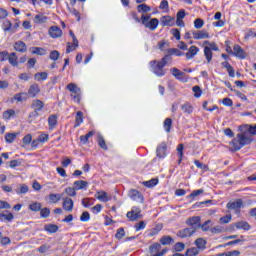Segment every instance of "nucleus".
Segmentation results:
<instances>
[{"mask_svg":"<svg viewBox=\"0 0 256 256\" xmlns=\"http://www.w3.org/2000/svg\"><path fill=\"white\" fill-rule=\"evenodd\" d=\"M240 133L230 142V151H239L245 145L251 144L252 135H256V125H242L239 127Z\"/></svg>","mask_w":256,"mask_h":256,"instance_id":"f257e3e1","label":"nucleus"},{"mask_svg":"<svg viewBox=\"0 0 256 256\" xmlns=\"http://www.w3.org/2000/svg\"><path fill=\"white\" fill-rule=\"evenodd\" d=\"M142 25L146 27L147 29H150V31H155L157 27L159 26V20L157 18L151 19V15H145L143 14L141 16Z\"/></svg>","mask_w":256,"mask_h":256,"instance_id":"f03ea898","label":"nucleus"},{"mask_svg":"<svg viewBox=\"0 0 256 256\" xmlns=\"http://www.w3.org/2000/svg\"><path fill=\"white\" fill-rule=\"evenodd\" d=\"M204 55L206 57L207 63H211L213 59V52L212 51H219V47H217V44L215 42H209V41H204Z\"/></svg>","mask_w":256,"mask_h":256,"instance_id":"7ed1b4c3","label":"nucleus"},{"mask_svg":"<svg viewBox=\"0 0 256 256\" xmlns=\"http://www.w3.org/2000/svg\"><path fill=\"white\" fill-rule=\"evenodd\" d=\"M150 67L152 69V73L157 77H165L167 70L164 69V65L160 60H154L150 62Z\"/></svg>","mask_w":256,"mask_h":256,"instance_id":"20e7f679","label":"nucleus"},{"mask_svg":"<svg viewBox=\"0 0 256 256\" xmlns=\"http://www.w3.org/2000/svg\"><path fill=\"white\" fill-rule=\"evenodd\" d=\"M71 93V97L76 101V103L81 102V88L75 83H69L66 87Z\"/></svg>","mask_w":256,"mask_h":256,"instance_id":"39448f33","label":"nucleus"},{"mask_svg":"<svg viewBox=\"0 0 256 256\" xmlns=\"http://www.w3.org/2000/svg\"><path fill=\"white\" fill-rule=\"evenodd\" d=\"M127 219L130 221H139V219H143V215H141V208L134 206L131 211L126 214Z\"/></svg>","mask_w":256,"mask_h":256,"instance_id":"423d86ee","label":"nucleus"},{"mask_svg":"<svg viewBox=\"0 0 256 256\" xmlns=\"http://www.w3.org/2000/svg\"><path fill=\"white\" fill-rule=\"evenodd\" d=\"M186 223L191 227L190 229H201V217L193 216L187 219Z\"/></svg>","mask_w":256,"mask_h":256,"instance_id":"0eeeda50","label":"nucleus"},{"mask_svg":"<svg viewBox=\"0 0 256 256\" xmlns=\"http://www.w3.org/2000/svg\"><path fill=\"white\" fill-rule=\"evenodd\" d=\"M167 253V249L161 250V244H154L150 246V255L151 256H163Z\"/></svg>","mask_w":256,"mask_h":256,"instance_id":"6e6552de","label":"nucleus"},{"mask_svg":"<svg viewBox=\"0 0 256 256\" xmlns=\"http://www.w3.org/2000/svg\"><path fill=\"white\" fill-rule=\"evenodd\" d=\"M128 195L133 201H136V203H144L145 201L143 194L135 189H131Z\"/></svg>","mask_w":256,"mask_h":256,"instance_id":"1a4fd4ad","label":"nucleus"},{"mask_svg":"<svg viewBox=\"0 0 256 256\" xmlns=\"http://www.w3.org/2000/svg\"><path fill=\"white\" fill-rule=\"evenodd\" d=\"M48 33L52 39H58V37L63 35V30H61V28L58 26H51L48 30Z\"/></svg>","mask_w":256,"mask_h":256,"instance_id":"9d476101","label":"nucleus"},{"mask_svg":"<svg viewBox=\"0 0 256 256\" xmlns=\"http://www.w3.org/2000/svg\"><path fill=\"white\" fill-rule=\"evenodd\" d=\"M39 93H41V88L39 87V84L34 83V84L30 85V87L28 89L27 96L32 97L34 99V97H37V95H39Z\"/></svg>","mask_w":256,"mask_h":256,"instance_id":"9b49d317","label":"nucleus"},{"mask_svg":"<svg viewBox=\"0 0 256 256\" xmlns=\"http://www.w3.org/2000/svg\"><path fill=\"white\" fill-rule=\"evenodd\" d=\"M196 233L195 228H185L180 230L177 235L178 237H180L181 239H186V237H191L192 235H194Z\"/></svg>","mask_w":256,"mask_h":256,"instance_id":"f8f14e48","label":"nucleus"},{"mask_svg":"<svg viewBox=\"0 0 256 256\" xmlns=\"http://www.w3.org/2000/svg\"><path fill=\"white\" fill-rule=\"evenodd\" d=\"M193 39H209V32L205 30L192 31Z\"/></svg>","mask_w":256,"mask_h":256,"instance_id":"ddd939ff","label":"nucleus"},{"mask_svg":"<svg viewBox=\"0 0 256 256\" xmlns=\"http://www.w3.org/2000/svg\"><path fill=\"white\" fill-rule=\"evenodd\" d=\"M62 207L64 211L71 213V211H73V199L69 197L63 198Z\"/></svg>","mask_w":256,"mask_h":256,"instance_id":"4468645a","label":"nucleus"},{"mask_svg":"<svg viewBox=\"0 0 256 256\" xmlns=\"http://www.w3.org/2000/svg\"><path fill=\"white\" fill-rule=\"evenodd\" d=\"M233 55H235V57H238L239 59H245L247 57V53H245L243 48H241V46H239L238 44L234 45Z\"/></svg>","mask_w":256,"mask_h":256,"instance_id":"2eb2a0df","label":"nucleus"},{"mask_svg":"<svg viewBox=\"0 0 256 256\" xmlns=\"http://www.w3.org/2000/svg\"><path fill=\"white\" fill-rule=\"evenodd\" d=\"M227 209H241L243 207V200L241 199H236V200H231L227 204Z\"/></svg>","mask_w":256,"mask_h":256,"instance_id":"dca6fc26","label":"nucleus"},{"mask_svg":"<svg viewBox=\"0 0 256 256\" xmlns=\"http://www.w3.org/2000/svg\"><path fill=\"white\" fill-rule=\"evenodd\" d=\"M96 199L101 201L102 203H107V201H111V196L107 194L105 191H100L95 194Z\"/></svg>","mask_w":256,"mask_h":256,"instance_id":"f3484780","label":"nucleus"},{"mask_svg":"<svg viewBox=\"0 0 256 256\" xmlns=\"http://www.w3.org/2000/svg\"><path fill=\"white\" fill-rule=\"evenodd\" d=\"M162 25L165 27V26H168V27H173L175 25V18L174 17H171V16H163L161 19H160Z\"/></svg>","mask_w":256,"mask_h":256,"instance_id":"a211bd4d","label":"nucleus"},{"mask_svg":"<svg viewBox=\"0 0 256 256\" xmlns=\"http://www.w3.org/2000/svg\"><path fill=\"white\" fill-rule=\"evenodd\" d=\"M14 49L19 53H25L27 51V45L23 41H18L14 44Z\"/></svg>","mask_w":256,"mask_h":256,"instance_id":"6ab92c4d","label":"nucleus"},{"mask_svg":"<svg viewBox=\"0 0 256 256\" xmlns=\"http://www.w3.org/2000/svg\"><path fill=\"white\" fill-rule=\"evenodd\" d=\"M88 185L89 182L83 180H78L74 182V188L76 191H79L81 189H87Z\"/></svg>","mask_w":256,"mask_h":256,"instance_id":"aec40b11","label":"nucleus"},{"mask_svg":"<svg viewBox=\"0 0 256 256\" xmlns=\"http://www.w3.org/2000/svg\"><path fill=\"white\" fill-rule=\"evenodd\" d=\"M18 59L19 58L17 57V54L15 52H12L8 55V61L13 67H17V65H19Z\"/></svg>","mask_w":256,"mask_h":256,"instance_id":"412c9836","label":"nucleus"},{"mask_svg":"<svg viewBox=\"0 0 256 256\" xmlns=\"http://www.w3.org/2000/svg\"><path fill=\"white\" fill-rule=\"evenodd\" d=\"M27 97V93L22 92L15 94L12 99L13 101H17V103H23V101H27Z\"/></svg>","mask_w":256,"mask_h":256,"instance_id":"4be33fe9","label":"nucleus"},{"mask_svg":"<svg viewBox=\"0 0 256 256\" xmlns=\"http://www.w3.org/2000/svg\"><path fill=\"white\" fill-rule=\"evenodd\" d=\"M197 53H199V49L197 48V46H191L186 53V59H193V57H195Z\"/></svg>","mask_w":256,"mask_h":256,"instance_id":"5701e85b","label":"nucleus"},{"mask_svg":"<svg viewBox=\"0 0 256 256\" xmlns=\"http://www.w3.org/2000/svg\"><path fill=\"white\" fill-rule=\"evenodd\" d=\"M166 151H167V145L165 143H162L157 148V157H159L160 159H163V157H165Z\"/></svg>","mask_w":256,"mask_h":256,"instance_id":"b1692460","label":"nucleus"},{"mask_svg":"<svg viewBox=\"0 0 256 256\" xmlns=\"http://www.w3.org/2000/svg\"><path fill=\"white\" fill-rule=\"evenodd\" d=\"M57 115L52 114L48 117V125L50 129H55V127L57 126Z\"/></svg>","mask_w":256,"mask_h":256,"instance_id":"393cba45","label":"nucleus"},{"mask_svg":"<svg viewBox=\"0 0 256 256\" xmlns=\"http://www.w3.org/2000/svg\"><path fill=\"white\" fill-rule=\"evenodd\" d=\"M43 107H45V103L41 100H34L32 102V109H34V111H41Z\"/></svg>","mask_w":256,"mask_h":256,"instance_id":"a878e982","label":"nucleus"},{"mask_svg":"<svg viewBox=\"0 0 256 256\" xmlns=\"http://www.w3.org/2000/svg\"><path fill=\"white\" fill-rule=\"evenodd\" d=\"M170 72L172 73L173 77L176 79L182 80L183 77H185V73L181 72V70L177 68L170 69Z\"/></svg>","mask_w":256,"mask_h":256,"instance_id":"bb28decb","label":"nucleus"},{"mask_svg":"<svg viewBox=\"0 0 256 256\" xmlns=\"http://www.w3.org/2000/svg\"><path fill=\"white\" fill-rule=\"evenodd\" d=\"M234 227H236V229H244V231H249V229H251V226L249 225V223L247 222H236L234 224Z\"/></svg>","mask_w":256,"mask_h":256,"instance_id":"cd10ccee","label":"nucleus"},{"mask_svg":"<svg viewBox=\"0 0 256 256\" xmlns=\"http://www.w3.org/2000/svg\"><path fill=\"white\" fill-rule=\"evenodd\" d=\"M34 23L36 24H41V23H47V16L43 15V14H37L34 19H33Z\"/></svg>","mask_w":256,"mask_h":256,"instance_id":"c85d7f7f","label":"nucleus"},{"mask_svg":"<svg viewBox=\"0 0 256 256\" xmlns=\"http://www.w3.org/2000/svg\"><path fill=\"white\" fill-rule=\"evenodd\" d=\"M44 229L48 233H57V231L59 230V227L55 224H47L44 226Z\"/></svg>","mask_w":256,"mask_h":256,"instance_id":"c756f323","label":"nucleus"},{"mask_svg":"<svg viewBox=\"0 0 256 256\" xmlns=\"http://www.w3.org/2000/svg\"><path fill=\"white\" fill-rule=\"evenodd\" d=\"M157 183H159V179H157V178L142 182L144 187H148L149 189H151V187H155V185H157Z\"/></svg>","mask_w":256,"mask_h":256,"instance_id":"7c9ffc66","label":"nucleus"},{"mask_svg":"<svg viewBox=\"0 0 256 256\" xmlns=\"http://www.w3.org/2000/svg\"><path fill=\"white\" fill-rule=\"evenodd\" d=\"M195 245L198 249H205V246L207 245V241L203 238H198L195 240Z\"/></svg>","mask_w":256,"mask_h":256,"instance_id":"2f4dec72","label":"nucleus"},{"mask_svg":"<svg viewBox=\"0 0 256 256\" xmlns=\"http://www.w3.org/2000/svg\"><path fill=\"white\" fill-rule=\"evenodd\" d=\"M17 135H19V133H7L5 135L6 143H13V141H15V139H17Z\"/></svg>","mask_w":256,"mask_h":256,"instance_id":"473e14b6","label":"nucleus"},{"mask_svg":"<svg viewBox=\"0 0 256 256\" xmlns=\"http://www.w3.org/2000/svg\"><path fill=\"white\" fill-rule=\"evenodd\" d=\"M171 127H173V120L171 118H166L164 121V129L167 133L171 132Z\"/></svg>","mask_w":256,"mask_h":256,"instance_id":"72a5a7b5","label":"nucleus"},{"mask_svg":"<svg viewBox=\"0 0 256 256\" xmlns=\"http://www.w3.org/2000/svg\"><path fill=\"white\" fill-rule=\"evenodd\" d=\"M81 123H83V112L78 111L76 112L75 127H79Z\"/></svg>","mask_w":256,"mask_h":256,"instance_id":"f704fd0d","label":"nucleus"},{"mask_svg":"<svg viewBox=\"0 0 256 256\" xmlns=\"http://www.w3.org/2000/svg\"><path fill=\"white\" fill-rule=\"evenodd\" d=\"M93 135H95V133L93 131H90L86 135L80 136L81 143H83V145H85L89 141L90 137H93Z\"/></svg>","mask_w":256,"mask_h":256,"instance_id":"c9c22d12","label":"nucleus"},{"mask_svg":"<svg viewBox=\"0 0 256 256\" xmlns=\"http://www.w3.org/2000/svg\"><path fill=\"white\" fill-rule=\"evenodd\" d=\"M137 10L139 13H149V11H151V7H149L147 4H140L137 6Z\"/></svg>","mask_w":256,"mask_h":256,"instance_id":"e433bc0d","label":"nucleus"},{"mask_svg":"<svg viewBox=\"0 0 256 256\" xmlns=\"http://www.w3.org/2000/svg\"><path fill=\"white\" fill-rule=\"evenodd\" d=\"M41 207H43V205L39 202H34L29 205L30 211H34V212L41 211Z\"/></svg>","mask_w":256,"mask_h":256,"instance_id":"4c0bfd02","label":"nucleus"},{"mask_svg":"<svg viewBox=\"0 0 256 256\" xmlns=\"http://www.w3.org/2000/svg\"><path fill=\"white\" fill-rule=\"evenodd\" d=\"M50 203H59L61 201V194H50L49 195Z\"/></svg>","mask_w":256,"mask_h":256,"instance_id":"58836bf2","label":"nucleus"},{"mask_svg":"<svg viewBox=\"0 0 256 256\" xmlns=\"http://www.w3.org/2000/svg\"><path fill=\"white\" fill-rule=\"evenodd\" d=\"M160 61L163 64V66L166 67V65H169V63H171V61H173V58L171 57V54L168 53Z\"/></svg>","mask_w":256,"mask_h":256,"instance_id":"ea45409f","label":"nucleus"},{"mask_svg":"<svg viewBox=\"0 0 256 256\" xmlns=\"http://www.w3.org/2000/svg\"><path fill=\"white\" fill-rule=\"evenodd\" d=\"M34 78L36 79V81H45V79H47V73L38 72L34 75Z\"/></svg>","mask_w":256,"mask_h":256,"instance_id":"a19ab883","label":"nucleus"},{"mask_svg":"<svg viewBox=\"0 0 256 256\" xmlns=\"http://www.w3.org/2000/svg\"><path fill=\"white\" fill-rule=\"evenodd\" d=\"M181 109L188 115H191L193 113V106H191V104H184L181 106Z\"/></svg>","mask_w":256,"mask_h":256,"instance_id":"79ce46f5","label":"nucleus"},{"mask_svg":"<svg viewBox=\"0 0 256 256\" xmlns=\"http://www.w3.org/2000/svg\"><path fill=\"white\" fill-rule=\"evenodd\" d=\"M29 191V187L25 184L20 185V189L16 190L17 195H25Z\"/></svg>","mask_w":256,"mask_h":256,"instance_id":"37998d69","label":"nucleus"},{"mask_svg":"<svg viewBox=\"0 0 256 256\" xmlns=\"http://www.w3.org/2000/svg\"><path fill=\"white\" fill-rule=\"evenodd\" d=\"M31 53L33 55H44L45 49L39 48V47H33V48H31Z\"/></svg>","mask_w":256,"mask_h":256,"instance_id":"c03bdc74","label":"nucleus"},{"mask_svg":"<svg viewBox=\"0 0 256 256\" xmlns=\"http://www.w3.org/2000/svg\"><path fill=\"white\" fill-rule=\"evenodd\" d=\"M98 145L101 147V149H104V151H107V144L105 143V138L103 136H98Z\"/></svg>","mask_w":256,"mask_h":256,"instance_id":"a18cd8bd","label":"nucleus"},{"mask_svg":"<svg viewBox=\"0 0 256 256\" xmlns=\"http://www.w3.org/2000/svg\"><path fill=\"white\" fill-rule=\"evenodd\" d=\"M199 255V249L198 248H189L187 251H186V256H197Z\"/></svg>","mask_w":256,"mask_h":256,"instance_id":"49530a36","label":"nucleus"},{"mask_svg":"<svg viewBox=\"0 0 256 256\" xmlns=\"http://www.w3.org/2000/svg\"><path fill=\"white\" fill-rule=\"evenodd\" d=\"M49 215H51V210L49 208L40 209V216L43 219H47V217H49Z\"/></svg>","mask_w":256,"mask_h":256,"instance_id":"de8ad7c7","label":"nucleus"},{"mask_svg":"<svg viewBox=\"0 0 256 256\" xmlns=\"http://www.w3.org/2000/svg\"><path fill=\"white\" fill-rule=\"evenodd\" d=\"M13 115H15V110L10 109V110H7L3 113V118L6 119V120H9L13 117Z\"/></svg>","mask_w":256,"mask_h":256,"instance_id":"09e8293b","label":"nucleus"},{"mask_svg":"<svg viewBox=\"0 0 256 256\" xmlns=\"http://www.w3.org/2000/svg\"><path fill=\"white\" fill-rule=\"evenodd\" d=\"M204 25H205V21H203V19H201V18H197V19L194 21V27H195V29H201Z\"/></svg>","mask_w":256,"mask_h":256,"instance_id":"8fccbe9b","label":"nucleus"},{"mask_svg":"<svg viewBox=\"0 0 256 256\" xmlns=\"http://www.w3.org/2000/svg\"><path fill=\"white\" fill-rule=\"evenodd\" d=\"M171 241H173V238H171V236H164L160 239V243L162 245H171Z\"/></svg>","mask_w":256,"mask_h":256,"instance_id":"3c124183","label":"nucleus"},{"mask_svg":"<svg viewBox=\"0 0 256 256\" xmlns=\"http://www.w3.org/2000/svg\"><path fill=\"white\" fill-rule=\"evenodd\" d=\"M168 53L171 55H176L177 57H181V55H183V52H181L179 49L177 48H170L168 49Z\"/></svg>","mask_w":256,"mask_h":256,"instance_id":"603ef678","label":"nucleus"},{"mask_svg":"<svg viewBox=\"0 0 256 256\" xmlns=\"http://www.w3.org/2000/svg\"><path fill=\"white\" fill-rule=\"evenodd\" d=\"M60 53H59V51H57V50H53V51H51L50 52V59L52 60V61H57L58 59H59V57H60Z\"/></svg>","mask_w":256,"mask_h":256,"instance_id":"864d4df0","label":"nucleus"},{"mask_svg":"<svg viewBox=\"0 0 256 256\" xmlns=\"http://www.w3.org/2000/svg\"><path fill=\"white\" fill-rule=\"evenodd\" d=\"M77 190L73 187H68L65 189V193L69 195V197H75L77 195Z\"/></svg>","mask_w":256,"mask_h":256,"instance_id":"5fc2aeb1","label":"nucleus"},{"mask_svg":"<svg viewBox=\"0 0 256 256\" xmlns=\"http://www.w3.org/2000/svg\"><path fill=\"white\" fill-rule=\"evenodd\" d=\"M185 249V244L182 242H178L174 245V251L181 252Z\"/></svg>","mask_w":256,"mask_h":256,"instance_id":"6e6d98bb","label":"nucleus"},{"mask_svg":"<svg viewBox=\"0 0 256 256\" xmlns=\"http://www.w3.org/2000/svg\"><path fill=\"white\" fill-rule=\"evenodd\" d=\"M89 219H91V215L89 214V212H83L80 217V221L87 223V221H89Z\"/></svg>","mask_w":256,"mask_h":256,"instance_id":"4d7b16f0","label":"nucleus"},{"mask_svg":"<svg viewBox=\"0 0 256 256\" xmlns=\"http://www.w3.org/2000/svg\"><path fill=\"white\" fill-rule=\"evenodd\" d=\"M192 91L194 92V97H197V98H199V97H201V87H199V86H194L193 88H192Z\"/></svg>","mask_w":256,"mask_h":256,"instance_id":"13d9d810","label":"nucleus"},{"mask_svg":"<svg viewBox=\"0 0 256 256\" xmlns=\"http://www.w3.org/2000/svg\"><path fill=\"white\" fill-rule=\"evenodd\" d=\"M32 139H33V136H31V134H27L22 140L23 145H29Z\"/></svg>","mask_w":256,"mask_h":256,"instance_id":"bf43d9fd","label":"nucleus"},{"mask_svg":"<svg viewBox=\"0 0 256 256\" xmlns=\"http://www.w3.org/2000/svg\"><path fill=\"white\" fill-rule=\"evenodd\" d=\"M204 190L199 189V190H194L188 197L193 198V197H199V195H203Z\"/></svg>","mask_w":256,"mask_h":256,"instance_id":"052dcab7","label":"nucleus"},{"mask_svg":"<svg viewBox=\"0 0 256 256\" xmlns=\"http://www.w3.org/2000/svg\"><path fill=\"white\" fill-rule=\"evenodd\" d=\"M183 148H184L183 144H179L177 146V151L180 156L179 163H181V161H183Z\"/></svg>","mask_w":256,"mask_h":256,"instance_id":"680f3d73","label":"nucleus"},{"mask_svg":"<svg viewBox=\"0 0 256 256\" xmlns=\"http://www.w3.org/2000/svg\"><path fill=\"white\" fill-rule=\"evenodd\" d=\"M21 161L20 160H12L9 162V166L11 169H15V167H20Z\"/></svg>","mask_w":256,"mask_h":256,"instance_id":"e2e57ef3","label":"nucleus"},{"mask_svg":"<svg viewBox=\"0 0 256 256\" xmlns=\"http://www.w3.org/2000/svg\"><path fill=\"white\" fill-rule=\"evenodd\" d=\"M230 221H231V215H226L220 218V223H222V225H227V223H229Z\"/></svg>","mask_w":256,"mask_h":256,"instance_id":"0e129e2a","label":"nucleus"},{"mask_svg":"<svg viewBox=\"0 0 256 256\" xmlns=\"http://www.w3.org/2000/svg\"><path fill=\"white\" fill-rule=\"evenodd\" d=\"M124 236H125V229L123 228L118 229L116 233V239H123Z\"/></svg>","mask_w":256,"mask_h":256,"instance_id":"69168bd1","label":"nucleus"},{"mask_svg":"<svg viewBox=\"0 0 256 256\" xmlns=\"http://www.w3.org/2000/svg\"><path fill=\"white\" fill-rule=\"evenodd\" d=\"M134 227H135L136 231H141V229H145V222L140 221V222L136 223Z\"/></svg>","mask_w":256,"mask_h":256,"instance_id":"338daca9","label":"nucleus"},{"mask_svg":"<svg viewBox=\"0 0 256 256\" xmlns=\"http://www.w3.org/2000/svg\"><path fill=\"white\" fill-rule=\"evenodd\" d=\"M241 252L239 250L226 252V256H240Z\"/></svg>","mask_w":256,"mask_h":256,"instance_id":"774afa93","label":"nucleus"}]
</instances>
